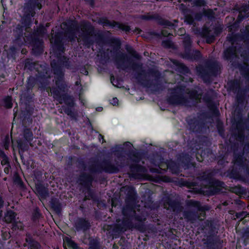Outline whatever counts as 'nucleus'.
Here are the masks:
<instances>
[{
	"mask_svg": "<svg viewBox=\"0 0 249 249\" xmlns=\"http://www.w3.org/2000/svg\"><path fill=\"white\" fill-rule=\"evenodd\" d=\"M51 65L54 75L56 87H47L49 84L45 81L43 83H41L42 88L44 90L46 89L47 91L50 90L53 95V98L59 104H62L64 102L68 106L73 107L74 106L73 97L67 93L61 94V91L65 92L67 89V85L64 80V71L63 70V67H64L68 69H71L69 59L67 57H60L57 61L53 60L51 63Z\"/></svg>",
	"mask_w": 249,
	"mask_h": 249,
	"instance_id": "f257e3e1",
	"label": "nucleus"
},
{
	"mask_svg": "<svg viewBox=\"0 0 249 249\" xmlns=\"http://www.w3.org/2000/svg\"><path fill=\"white\" fill-rule=\"evenodd\" d=\"M142 64L141 63L133 62L131 68L134 71L141 70L138 72L136 78L144 87L151 88L155 91L162 89V85L160 81V73L155 69H149L145 74V71L142 70Z\"/></svg>",
	"mask_w": 249,
	"mask_h": 249,
	"instance_id": "f03ea898",
	"label": "nucleus"
},
{
	"mask_svg": "<svg viewBox=\"0 0 249 249\" xmlns=\"http://www.w3.org/2000/svg\"><path fill=\"white\" fill-rule=\"evenodd\" d=\"M30 28H26V33H24L23 39L25 42L30 44L32 47L33 52L35 55H38L42 53L43 43L42 39L39 36H42L44 34V29H37L36 32L31 33Z\"/></svg>",
	"mask_w": 249,
	"mask_h": 249,
	"instance_id": "7ed1b4c3",
	"label": "nucleus"
},
{
	"mask_svg": "<svg viewBox=\"0 0 249 249\" xmlns=\"http://www.w3.org/2000/svg\"><path fill=\"white\" fill-rule=\"evenodd\" d=\"M219 65L216 61L208 60L204 65H199L196 67L197 74L202 79L205 83L211 82V76L217 74Z\"/></svg>",
	"mask_w": 249,
	"mask_h": 249,
	"instance_id": "20e7f679",
	"label": "nucleus"
},
{
	"mask_svg": "<svg viewBox=\"0 0 249 249\" xmlns=\"http://www.w3.org/2000/svg\"><path fill=\"white\" fill-rule=\"evenodd\" d=\"M68 34L69 35L67 39L69 41L72 42L75 40V33L74 30H72L71 27L69 28L65 33L62 32L55 33L54 36H52V38L50 39L51 43L53 44L54 49L59 52V55L57 56V59L60 57L63 56L61 55V53H64L65 51L63 40H64V37L67 36ZM64 56L65 57V56ZM55 60L56 61V60Z\"/></svg>",
	"mask_w": 249,
	"mask_h": 249,
	"instance_id": "39448f33",
	"label": "nucleus"
},
{
	"mask_svg": "<svg viewBox=\"0 0 249 249\" xmlns=\"http://www.w3.org/2000/svg\"><path fill=\"white\" fill-rule=\"evenodd\" d=\"M80 32L78 41H82L83 45L89 48L94 43L93 36L95 34L94 28L91 24L87 21L82 22L79 26Z\"/></svg>",
	"mask_w": 249,
	"mask_h": 249,
	"instance_id": "423d86ee",
	"label": "nucleus"
},
{
	"mask_svg": "<svg viewBox=\"0 0 249 249\" xmlns=\"http://www.w3.org/2000/svg\"><path fill=\"white\" fill-rule=\"evenodd\" d=\"M170 96L167 98V101L169 105L173 106H190L191 98H188L185 95L188 93L185 90V88L178 87L170 89Z\"/></svg>",
	"mask_w": 249,
	"mask_h": 249,
	"instance_id": "0eeeda50",
	"label": "nucleus"
},
{
	"mask_svg": "<svg viewBox=\"0 0 249 249\" xmlns=\"http://www.w3.org/2000/svg\"><path fill=\"white\" fill-rule=\"evenodd\" d=\"M115 164L109 160H104L102 162L103 172L108 173H117L120 168L124 167L126 164L125 157L122 154L117 155L115 160Z\"/></svg>",
	"mask_w": 249,
	"mask_h": 249,
	"instance_id": "6e6552de",
	"label": "nucleus"
},
{
	"mask_svg": "<svg viewBox=\"0 0 249 249\" xmlns=\"http://www.w3.org/2000/svg\"><path fill=\"white\" fill-rule=\"evenodd\" d=\"M239 36L237 34L227 36V40L231 43L232 46L227 48L223 53L224 59L231 62L233 66H235L234 60L238 57L236 54V47H234L233 45L236 43Z\"/></svg>",
	"mask_w": 249,
	"mask_h": 249,
	"instance_id": "1a4fd4ad",
	"label": "nucleus"
},
{
	"mask_svg": "<svg viewBox=\"0 0 249 249\" xmlns=\"http://www.w3.org/2000/svg\"><path fill=\"white\" fill-rule=\"evenodd\" d=\"M120 46L121 44L119 43L118 45L113 48L112 50H110V52L113 54L117 68L125 70L128 68V66L124 64V61L127 58V55L120 51Z\"/></svg>",
	"mask_w": 249,
	"mask_h": 249,
	"instance_id": "9d476101",
	"label": "nucleus"
},
{
	"mask_svg": "<svg viewBox=\"0 0 249 249\" xmlns=\"http://www.w3.org/2000/svg\"><path fill=\"white\" fill-rule=\"evenodd\" d=\"M244 153H249V142L246 143L242 149L237 147L233 149V162L234 164L244 167Z\"/></svg>",
	"mask_w": 249,
	"mask_h": 249,
	"instance_id": "9b49d317",
	"label": "nucleus"
},
{
	"mask_svg": "<svg viewBox=\"0 0 249 249\" xmlns=\"http://www.w3.org/2000/svg\"><path fill=\"white\" fill-rule=\"evenodd\" d=\"M140 18L145 20H155L157 23L164 27L173 28L174 24L168 20L162 18L159 14L153 13H147L146 15H141Z\"/></svg>",
	"mask_w": 249,
	"mask_h": 249,
	"instance_id": "f8f14e48",
	"label": "nucleus"
},
{
	"mask_svg": "<svg viewBox=\"0 0 249 249\" xmlns=\"http://www.w3.org/2000/svg\"><path fill=\"white\" fill-rule=\"evenodd\" d=\"M100 23L103 26H110L112 28L118 30L120 29L125 32L126 34L130 32L131 29L130 26L123 23H120L115 21H111L107 18L100 19Z\"/></svg>",
	"mask_w": 249,
	"mask_h": 249,
	"instance_id": "ddd939ff",
	"label": "nucleus"
},
{
	"mask_svg": "<svg viewBox=\"0 0 249 249\" xmlns=\"http://www.w3.org/2000/svg\"><path fill=\"white\" fill-rule=\"evenodd\" d=\"M213 172L206 171L199 176V178L202 180L206 181L209 183L210 186L223 187V186L225 185L224 183L218 180L213 179Z\"/></svg>",
	"mask_w": 249,
	"mask_h": 249,
	"instance_id": "4468645a",
	"label": "nucleus"
},
{
	"mask_svg": "<svg viewBox=\"0 0 249 249\" xmlns=\"http://www.w3.org/2000/svg\"><path fill=\"white\" fill-rule=\"evenodd\" d=\"M121 191L124 192L125 195V203H135L137 199V193L133 187L125 186L121 188Z\"/></svg>",
	"mask_w": 249,
	"mask_h": 249,
	"instance_id": "2eb2a0df",
	"label": "nucleus"
},
{
	"mask_svg": "<svg viewBox=\"0 0 249 249\" xmlns=\"http://www.w3.org/2000/svg\"><path fill=\"white\" fill-rule=\"evenodd\" d=\"M17 214L12 210L7 211L5 214L3 220L7 223H12L13 230H16L21 227L20 222L16 221V216Z\"/></svg>",
	"mask_w": 249,
	"mask_h": 249,
	"instance_id": "dca6fc26",
	"label": "nucleus"
},
{
	"mask_svg": "<svg viewBox=\"0 0 249 249\" xmlns=\"http://www.w3.org/2000/svg\"><path fill=\"white\" fill-rule=\"evenodd\" d=\"M204 245L209 249H219L221 247L220 239L216 236L210 235L203 239Z\"/></svg>",
	"mask_w": 249,
	"mask_h": 249,
	"instance_id": "f3484780",
	"label": "nucleus"
},
{
	"mask_svg": "<svg viewBox=\"0 0 249 249\" xmlns=\"http://www.w3.org/2000/svg\"><path fill=\"white\" fill-rule=\"evenodd\" d=\"M163 206L167 210L177 213L180 212L182 210V207L179 202L169 197L166 198L164 200Z\"/></svg>",
	"mask_w": 249,
	"mask_h": 249,
	"instance_id": "a211bd4d",
	"label": "nucleus"
},
{
	"mask_svg": "<svg viewBox=\"0 0 249 249\" xmlns=\"http://www.w3.org/2000/svg\"><path fill=\"white\" fill-rule=\"evenodd\" d=\"M93 180V178L91 175L83 172L79 175L77 182L84 187L89 189Z\"/></svg>",
	"mask_w": 249,
	"mask_h": 249,
	"instance_id": "6ab92c4d",
	"label": "nucleus"
},
{
	"mask_svg": "<svg viewBox=\"0 0 249 249\" xmlns=\"http://www.w3.org/2000/svg\"><path fill=\"white\" fill-rule=\"evenodd\" d=\"M74 226L77 231L85 232L90 229L91 225L88 219L82 217H78L74 221Z\"/></svg>",
	"mask_w": 249,
	"mask_h": 249,
	"instance_id": "aec40b11",
	"label": "nucleus"
},
{
	"mask_svg": "<svg viewBox=\"0 0 249 249\" xmlns=\"http://www.w3.org/2000/svg\"><path fill=\"white\" fill-rule=\"evenodd\" d=\"M25 243L23 246L28 249H41V246L40 243L36 241L29 233H26Z\"/></svg>",
	"mask_w": 249,
	"mask_h": 249,
	"instance_id": "412c9836",
	"label": "nucleus"
},
{
	"mask_svg": "<svg viewBox=\"0 0 249 249\" xmlns=\"http://www.w3.org/2000/svg\"><path fill=\"white\" fill-rule=\"evenodd\" d=\"M192 40L189 35H185L183 39V45L185 49V53L183 57L185 59L190 58V53L191 52Z\"/></svg>",
	"mask_w": 249,
	"mask_h": 249,
	"instance_id": "4be33fe9",
	"label": "nucleus"
},
{
	"mask_svg": "<svg viewBox=\"0 0 249 249\" xmlns=\"http://www.w3.org/2000/svg\"><path fill=\"white\" fill-rule=\"evenodd\" d=\"M183 216L186 221H190L191 223H194L199 217L197 211L191 209L184 211Z\"/></svg>",
	"mask_w": 249,
	"mask_h": 249,
	"instance_id": "5701e85b",
	"label": "nucleus"
},
{
	"mask_svg": "<svg viewBox=\"0 0 249 249\" xmlns=\"http://www.w3.org/2000/svg\"><path fill=\"white\" fill-rule=\"evenodd\" d=\"M36 193L41 199H46L49 195L48 188L41 183H37L36 184Z\"/></svg>",
	"mask_w": 249,
	"mask_h": 249,
	"instance_id": "b1692460",
	"label": "nucleus"
},
{
	"mask_svg": "<svg viewBox=\"0 0 249 249\" xmlns=\"http://www.w3.org/2000/svg\"><path fill=\"white\" fill-rule=\"evenodd\" d=\"M50 205L51 209L57 214L61 213L63 204L60 200L55 197L52 198L50 201Z\"/></svg>",
	"mask_w": 249,
	"mask_h": 249,
	"instance_id": "393cba45",
	"label": "nucleus"
},
{
	"mask_svg": "<svg viewBox=\"0 0 249 249\" xmlns=\"http://www.w3.org/2000/svg\"><path fill=\"white\" fill-rule=\"evenodd\" d=\"M28 143H30L31 146H33L31 142H28L26 140L23 141L21 139L17 140L18 147L19 149V154L21 159H22V154L24 151H27L29 148Z\"/></svg>",
	"mask_w": 249,
	"mask_h": 249,
	"instance_id": "a878e982",
	"label": "nucleus"
},
{
	"mask_svg": "<svg viewBox=\"0 0 249 249\" xmlns=\"http://www.w3.org/2000/svg\"><path fill=\"white\" fill-rule=\"evenodd\" d=\"M134 204L135 203H125V205L122 210V213L124 216L133 217V215L136 214V211L134 208Z\"/></svg>",
	"mask_w": 249,
	"mask_h": 249,
	"instance_id": "bb28decb",
	"label": "nucleus"
},
{
	"mask_svg": "<svg viewBox=\"0 0 249 249\" xmlns=\"http://www.w3.org/2000/svg\"><path fill=\"white\" fill-rule=\"evenodd\" d=\"M186 205L189 207L195 208L196 211L202 212H205L206 210H209V208L207 206H201V203L199 201H195L192 199L188 200L186 202Z\"/></svg>",
	"mask_w": 249,
	"mask_h": 249,
	"instance_id": "cd10ccee",
	"label": "nucleus"
},
{
	"mask_svg": "<svg viewBox=\"0 0 249 249\" xmlns=\"http://www.w3.org/2000/svg\"><path fill=\"white\" fill-rule=\"evenodd\" d=\"M178 161L180 162L181 165L188 168L190 165L192 164L191 161V157L188 154L181 153L178 158Z\"/></svg>",
	"mask_w": 249,
	"mask_h": 249,
	"instance_id": "c85d7f7f",
	"label": "nucleus"
},
{
	"mask_svg": "<svg viewBox=\"0 0 249 249\" xmlns=\"http://www.w3.org/2000/svg\"><path fill=\"white\" fill-rule=\"evenodd\" d=\"M201 34L203 37L206 38V42L210 44L213 42L215 39L214 35L208 27H204L203 28Z\"/></svg>",
	"mask_w": 249,
	"mask_h": 249,
	"instance_id": "c756f323",
	"label": "nucleus"
},
{
	"mask_svg": "<svg viewBox=\"0 0 249 249\" xmlns=\"http://www.w3.org/2000/svg\"><path fill=\"white\" fill-rule=\"evenodd\" d=\"M102 166V162H91L89 163L87 170H89L91 173H102L103 172Z\"/></svg>",
	"mask_w": 249,
	"mask_h": 249,
	"instance_id": "7c9ffc66",
	"label": "nucleus"
},
{
	"mask_svg": "<svg viewBox=\"0 0 249 249\" xmlns=\"http://www.w3.org/2000/svg\"><path fill=\"white\" fill-rule=\"evenodd\" d=\"M172 62L177 67L176 70L179 72L184 74L190 73L189 68L184 64L175 59L172 60Z\"/></svg>",
	"mask_w": 249,
	"mask_h": 249,
	"instance_id": "2f4dec72",
	"label": "nucleus"
},
{
	"mask_svg": "<svg viewBox=\"0 0 249 249\" xmlns=\"http://www.w3.org/2000/svg\"><path fill=\"white\" fill-rule=\"evenodd\" d=\"M188 124L189 125L190 129L193 132H197L200 128L199 122L197 119L193 118V119H189L187 120Z\"/></svg>",
	"mask_w": 249,
	"mask_h": 249,
	"instance_id": "473e14b6",
	"label": "nucleus"
},
{
	"mask_svg": "<svg viewBox=\"0 0 249 249\" xmlns=\"http://www.w3.org/2000/svg\"><path fill=\"white\" fill-rule=\"evenodd\" d=\"M133 217L124 216L123 220L122 221V231H126L127 229H133L134 223L132 222Z\"/></svg>",
	"mask_w": 249,
	"mask_h": 249,
	"instance_id": "72a5a7b5",
	"label": "nucleus"
},
{
	"mask_svg": "<svg viewBox=\"0 0 249 249\" xmlns=\"http://www.w3.org/2000/svg\"><path fill=\"white\" fill-rule=\"evenodd\" d=\"M236 99L239 104L242 103L245 99V95L249 98V85L246 86L242 91L236 93Z\"/></svg>",
	"mask_w": 249,
	"mask_h": 249,
	"instance_id": "f704fd0d",
	"label": "nucleus"
},
{
	"mask_svg": "<svg viewBox=\"0 0 249 249\" xmlns=\"http://www.w3.org/2000/svg\"><path fill=\"white\" fill-rule=\"evenodd\" d=\"M249 17V1L248 5H246L241 8L238 16L237 20L239 21L242 20L244 18Z\"/></svg>",
	"mask_w": 249,
	"mask_h": 249,
	"instance_id": "c9c22d12",
	"label": "nucleus"
},
{
	"mask_svg": "<svg viewBox=\"0 0 249 249\" xmlns=\"http://www.w3.org/2000/svg\"><path fill=\"white\" fill-rule=\"evenodd\" d=\"M231 90L234 93L242 91L243 89H241L240 83L239 81L237 80L231 81L228 83Z\"/></svg>",
	"mask_w": 249,
	"mask_h": 249,
	"instance_id": "e433bc0d",
	"label": "nucleus"
},
{
	"mask_svg": "<svg viewBox=\"0 0 249 249\" xmlns=\"http://www.w3.org/2000/svg\"><path fill=\"white\" fill-rule=\"evenodd\" d=\"M130 169L131 172L130 177L136 178L137 174L143 171V167L142 166L138 164H131L130 166Z\"/></svg>",
	"mask_w": 249,
	"mask_h": 249,
	"instance_id": "4c0bfd02",
	"label": "nucleus"
},
{
	"mask_svg": "<svg viewBox=\"0 0 249 249\" xmlns=\"http://www.w3.org/2000/svg\"><path fill=\"white\" fill-rule=\"evenodd\" d=\"M167 167L172 173L177 174L179 171V166L175 161L170 160L167 163Z\"/></svg>",
	"mask_w": 249,
	"mask_h": 249,
	"instance_id": "58836bf2",
	"label": "nucleus"
},
{
	"mask_svg": "<svg viewBox=\"0 0 249 249\" xmlns=\"http://www.w3.org/2000/svg\"><path fill=\"white\" fill-rule=\"evenodd\" d=\"M23 137L26 141L31 142L33 139L34 135L30 128H24L23 132Z\"/></svg>",
	"mask_w": 249,
	"mask_h": 249,
	"instance_id": "ea45409f",
	"label": "nucleus"
},
{
	"mask_svg": "<svg viewBox=\"0 0 249 249\" xmlns=\"http://www.w3.org/2000/svg\"><path fill=\"white\" fill-rule=\"evenodd\" d=\"M191 13H192V11L184 14L185 17L184 21L188 24L194 25L195 24L194 18L193 15L191 14Z\"/></svg>",
	"mask_w": 249,
	"mask_h": 249,
	"instance_id": "a19ab883",
	"label": "nucleus"
},
{
	"mask_svg": "<svg viewBox=\"0 0 249 249\" xmlns=\"http://www.w3.org/2000/svg\"><path fill=\"white\" fill-rule=\"evenodd\" d=\"M203 100L207 104L209 107H213V98L209 93H207L204 95Z\"/></svg>",
	"mask_w": 249,
	"mask_h": 249,
	"instance_id": "79ce46f5",
	"label": "nucleus"
},
{
	"mask_svg": "<svg viewBox=\"0 0 249 249\" xmlns=\"http://www.w3.org/2000/svg\"><path fill=\"white\" fill-rule=\"evenodd\" d=\"M62 109L63 111L67 114L68 116H70L72 118H74L75 117V114L73 111L72 110L71 107H67L66 106H62Z\"/></svg>",
	"mask_w": 249,
	"mask_h": 249,
	"instance_id": "37998d69",
	"label": "nucleus"
},
{
	"mask_svg": "<svg viewBox=\"0 0 249 249\" xmlns=\"http://www.w3.org/2000/svg\"><path fill=\"white\" fill-rule=\"evenodd\" d=\"M14 182L20 188H23L24 187L23 182L17 173H16L14 176Z\"/></svg>",
	"mask_w": 249,
	"mask_h": 249,
	"instance_id": "c03bdc74",
	"label": "nucleus"
},
{
	"mask_svg": "<svg viewBox=\"0 0 249 249\" xmlns=\"http://www.w3.org/2000/svg\"><path fill=\"white\" fill-rule=\"evenodd\" d=\"M126 51L131 54L134 57L139 59L141 58V56L136 53V52L133 49V48L129 45L125 46Z\"/></svg>",
	"mask_w": 249,
	"mask_h": 249,
	"instance_id": "a18cd8bd",
	"label": "nucleus"
},
{
	"mask_svg": "<svg viewBox=\"0 0 249 249\" xmlns=\"http://www.w3.org/2000/svg\"><path fill=\"white\" fill-rule=\"evenodd\" d=\"M133 228L142 232L146 230V228L143 223V222H138L135 224L134 223Z\"/></svg>",
	"mask_w": 249,
	"mask_h": 249,
	"instance_id": "49530a36",
	"label": "nucleus"
},
{
	"mask_svg": "<svg viewBox=\"0 0 249 249\" xmlns=\"http://www.w3.org/2000/svg\"><path fill=\"white\" fill-rule=\"evenodd\" d=\"M32 3L29 2L28 3H26L24 6V10L26 11V12H29L28 14L30 15V14H31V16L33 17L34 15L35 14V12L34 11V7H33L31 5Z\"/></svg>",
	"mask_w": 249,
	"mask_h": 249,
	"instance_id": "de8ad7c7",
	"label": "nucleus"
},
{
	"mask_svg": "<svg viewBox=\"0 0 249 249\" xmlns=\"http://www.w3.org/2000/svg\"><path fill=\"white\" fill-rule=\"evenodd\" d=\"M36 65V63L35 62H32L29 59H27L25 61V67L30 70H32L35 69Z\"/></svg>",
	"mask_w": 249,
	"mask_h": 249,
	"instance_id": "09e8293b",
	"label": "nucleus"
},
{
	"mask_svg": "<svg viewBox=\"0 0 249 249\" xmlns=\"http://www.w3.org/2000/svg\"><path fill=\"white\" fill-rule=\"evenodd\" d=\"M77 167L79 169L82 170L84 171L87 170V165H86L85 162L82 160H79L77 161Z\"/></svg>",
	"mask_w": 249,
	"mask_h": 249,
	"instance_id": "8fccbe9b",
	"label": "nucleus"
},
{
	"mask_svg": "<svg viewBox=\"0 0 249 249\" xmlns=\"http://www.w3.org/2000/svg\"><path fill=\"white\" fill-rule=\"evenodd\" d=\"M162 45L166 48H173L174 46L173 42L169 40L163 41L162 42Z\"/></svg>",
	"mask_w": 249,
	"mask_h": 249,
	"instance_id": "3c124183",
	"label": "nucleus"
},
{
	"mask_svg": "<svg viewBox=\"0 0 249 249\" xmlns=\"http://www.w3.org/2000/svg\"><path fill=\"white\" fill-rule=\"evenodd\" d=\"M5 107L7 108H10L12 107V98L11 97L7 96L4 100Z\"/></svg>",
	"mask_w": 249,
	"mask_h": 249,
	"instance_id": "603ef678",
	"label": "nucleus"
},
{
	"mask_svg": "<svg viewBox=\"0 0 249 249\" xmlns=\"http://www.w3.org/2000/svg\"><path fill=\"white\" fill-rule=\"evenodd\" d=\"M238 68L240 71L246 72V75L249 77V76L248 75V73L249 72L248 71V65L245 63L244 64H240L238 65Z\"/></svg>",
	"mask_w": 249,
	"mask_h": 249,
	"instance_id": "864d4df0",
	"label": "nucleus"
},
{
	"mask_svg": "<svg viewBox=\"0 0 249 249\" xmlns=\"http://www.w3.org/2000/svg\"><path fill=\"white\" fill-rule=\"evenodd\" d=\"M190 56L191 57L190 58H189L188 59L191 60H198L201 57V54L199 51H195V54L194 56H193V54H192L191 52L190 53Z\"/></svg>",
	"mask_w": 249,
	"mask_h": 249,
	"instance_id": "5fc2aeb1",
	"label": "nucleus"
},
{
	"mask_svg": "<svg viewBox=\"0 0 249 249\" xmlns=\"http://www.w3.org/2000/svg\"><path fill=\"white\" fill-rule=\"evenodd\" d=\"M249 213L247 212L243 211L240 213H236L235 214V216L237 218H240L241 221L243 218H245Z\"/></svg>",
	"mask_w": 249,
	"mask_h": 249,
	"instance_id": "6e6d98bb",
	"label": "nucleus"
},
{
	"mask_svg": "<svg viewBox=\"0 0 249 249\" xmlns=\"http://www.w3.org/2000/svg\"><path fill=\"white\" fill-rule=\"evenodd\" d=\"M10 138L8 135L5 136L3 142V146L5 149H8L10 145Z\"/></svg>",
	"mask_w": 249,
	"mask_h": 249,
	"instance_id": "4d7b16f0",
	"label": "nucleus"
},
{
	"mask_svg": "<svg viewBox=\"0 0 249 249\" xmlns=\"http://www.w3.org/2000/svg\"><path fill=\"white\" fill-rule=\"evenodd\" d=\"M41 216V214L38 211V209H36L35 211H34L33 215V220L34 221H36V220H38L40 217Z\"/></svg>",
	"mask_w": 249,
	"mask_h": 249,
	"instance_id": "13d9d810",
	"label": "nucleus"
},
{
	"mask_svg": "<svg viewBox=\"0 0 249 249\" xmlns=\"http://www.w3.org/2000/svg\"><path fill=\"white\" fill-rule=\"evenodd\" d=\"M178 8L179 10L181 11L183 15L186 14V13L187 12H191V10L190 9H187L186 6L182 3L179 5Z\"/></svg>",
	"mask_w": 249,
	"mask_h": 249,
	"instance_id": "bf43d9fd",
	"label": "nucleus"
},
{
	"mask_svg": "<svg viewBox=\"0 0 249 249\" xmlns=\"http://www.w3.org/2000/svg\"><path fill=\"white\" fill-rule=\"evenodd\" d=\"M138 222H144L146 218L143 215H137L136 213L133 215V219Z\"/></svg>",
	"mask_w": 249,
	"mask_h": 249,
	"instance_id": "052dcab7",
	"label": "nucleus"
},
{
	"mask_svg": "<svg viewBox=\"0 0 249 249\" xmlns=\"http://www.w3.org/2000/svg\"><path fill=\"white\" fill-rule=\"evenodd\" d=\"M194 3L196 6H203L205 5L206 2L204 0H195Z\"/></svg>",
	"mask_w": 249,
	"mask_h": 249,
	"instance_id": "680f3d73",
	"label": "nucleus"
},
{
	"mask_svg": "<svg viewBox=\"0 0 249 249\" xmlns=\"http://www.w3.org/2000/svg\"><path fill=\"white\" fill-rule=\"evenodd\" d=\"M96 42L97 45L100 47H102L104 44V40L102 36H99L96 39Z\"/></svg>",
	"mask_w": 249,
	"mask_h": 249,
	"instance_id": "e2e57ef3",
	"label": "nucleus"
},
{
	"mask_svg": "<svg viewBox=\"0 0 249 249\" xmlns=\"http://www.w3.org/2000/svg\"><path fill=\"white\" fill-rule=\"evenodd\" d=\"M205 226H204V229L207 230V227H208L209 229H211L212 230L213 227V223L209 220H207L205 222Z\"/></svg>",
	"mask_w": 249,
	"mask_h": 249,
	"instance_id": "0e129e2a",
	"label": "nucleus"
},
{
	"mask_svg": "<svg viewBox=\"0 0 249 249\" xmlns=\"http://www.w3.org/2000/svg\"><path fill=\"white\" fill-rule=\"evenodd\" d=\"M238 138L241 142H242L244 141V132L242 130H240V131H239L238 134Z\"/></svg>",
	"mask_w": 249,
	"mask_h": 249,
	"instance_id": "69168bd1",
	"label": "nucleus"
},
{
	"mask_svg": "<svg viewBox=\"0 0 249 249\" xmlns=\"http://www.w3.org/2000/svg\"><path fill=\"white\" fill-rule=\"evenodd\" d=\"M2 159V160L1 161V163L2 165H6L7 166L8 164H10V163L8 161V157L7 156L6 157H4Z\"/></svg>",
	"mask_w": 249,
	"mask_h": 249,
	"instance_id": "338daca9",
	"label": "nucleus"
},
{
	"mask_svg": "<svg viewBox=\"0 0 249 249\" xmlns=\"http://www.w3.org/2000/svg\"><path fill=\"white\" fill-rule=\"evenodd\" d=\"M98 248V244L95 242H91L90 243V248L91 249H97Z\"/></svg>",
	"mask_w": 249,
	"mask_h": 249,
	"instance_id": "774afa93",
	"label": "nucleus"
}]
</instances>
